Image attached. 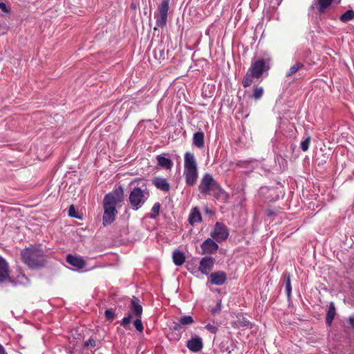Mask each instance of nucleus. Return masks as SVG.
<instances>
[{
    "mask_svg": "<svg viewBox=\"0 0 354 354\" xmlns=\"http://www.w3.org/2000/svg\"><path fill=\"white\" fill-rule=\"evenodd\" d=\"M86 346H91L93 347L95 346V341L93 339H89L84 343Z\"/></svg>",
    "mask_w": 354,
    "mask_h": 354,
    "instance_id": "37",
    "label": "nucleus"
},
{
    "mask_svg": "<svg viewBox=\"0 0 354 354\" xmlns=\"http://www.w3.org/2000/svg\"><path fill=\"white\" fill-rule=\"evenodd\" d=\"M336 314V310L333 302L329 304L328 310L326 314V324L330 326L335 317Z\"/></svg>",
    "mask_w": 354,
    "mask_h": 354,
    "instance_id": "19",
    "label": "nucleus"
},
{
    "mask_svg": "<svg viewBox=\"0 0 354 354\" xmlns=\"http://www.w3.org/2000/svg\"><path fill=\"white\" fill-rule=\"evenodd\" d=\"M310 142V138L308 136L304 140L301 142V148L304 151L308 149Z\"/></svg>",
    "mask_w": 354,
    "mask_h": 354,
    "instance_id": "30",
    "label": "nucleus"
},
{
    "mask_svg": "<svg viewBox=\"0 0 354 354\" xmlns=\"http://www.w3.org/2000/svg\"><path fill=\"white\" fill-rule=\"evenodd\" d=\"M197 162L192 153L187 152L184 158L183 176L188 186H194L198 179Z\"/></svg>",
    "mask_w": 354,
    "mask_h": 354,
    "instance_id": "3",
    "label": "nucleus"
},
{
    "mask_svg": "<svg viewBox=\"0 0 354 354\" xmlns=\"http://www.w3.org/2000/svg\"><path fill=\"white\" fill-rule=\"evenodd\" d=\"M333 0H317L318 11L319 13H324L330 6Z\"/></svg>",
    "mask_w": 354,
    "mask_h": 354,
    "instance_id": "20",
    "label": "nucleus"
},
{
    "mask_svg": "<svg viewBox=\"0 0 354 354\" xmlns=\"http://www.w3.org/2000/svg\"><path fill=\"white\" fill-rule=\"evenodd\" d=\"M228 231L227 227L219 223H216L214 231L211 233V236L216 241L221 242L225 240L228 236Z\"/></svg>",
    "mask_w": 354,
    "mask_h": 354,
    "instance_id": "8",
    "label": "nucleus"
},
{
    "mask_svg": "<svg viewBox=\"0 0 354 354\" xmlns=\"http://www.w3.org/2000/svg\"><path fill=\"white\" fill-rule=\"evenodd\" d=\"M178 321L183 326L190 324L194 322L192 317L189 315L183 316Z\"/></svg>",
    "mask_w": 354,
    "mask_h": 354,
    "instance_id": "28",
    "label": "nucleus"
},
{
    "mask_svg": "<svg viewBox=\"0 0 354 354\" xmlns=\"http://www.w3.org/2000/svg\"><path fill=\"white\" fill-rule=\"evenodd\" d=\"M252 78L254 77H253V75H252V73L248 71V73L245 75L242 81L243 86L248 87L250 86L252 82Z\"/></svg>",
    "mask_w": 354,
    "mask_h": 354,
    "instance_id": "24",
    "label": "nucleus"
},
{
    "mask_svg": "<svg viewBox=\"0 0 354 354\" xmlns=\"http://www.w3.org/2000/svg\"><path fill=\"white\" fill-rule=\"evenodd\" d=\"M152 183L157 189L162 192H167L170 189V185L167 179L162 177H154L152 179Z\"/></svg>",
    "mask_w": 354,
    "mask_h": 354,
    "instance_id": "11",
    "label": "nucleus"
},
{
    "mask_svg": "<svg viewBox=\"0 0 354 354\" xmlns=\"http://www.w3.org/2000/svg\"><path fill=\"white\" fill-rule=\"evenodd\" d=\"M134 326L138 331H139V332L143 331L144 328H143L140 317H138L136 319V320L134 322Z\"/></svg>",
    "mask_w": 354,
    "mask_h": 354,
    "instance_id": "31",
    "label": "nucleus"
},
{
    "mask_svg": "<svg viewBox=\"0 0 354 354\" xmlns=\"http://www.w3.org/2000/svg\"><path fill=\"white\" fill-rule=\"evenodd\" d=\"M132 319V313H130L127 317H124L121 321V325L124 328H129L130 322Z\"/></svg>",
    "mask_w": 354,
    "mask_h": 354,
    "instance_id": "29",
    "label": "nucleus"
},
{
    "mask_svg": "<svg viewBox=\"0 0 354 354\" xmlns=\"http://www.w3.org/2000/svg\"><path fill=\"white\" fill-rule=\"evenodd\" d=\"M263 94V88L262 87H255L252 97L255 100L260 99Z\"/></svg>",
    "mask_w": 354,
    "mask_h": 354,
    "instance_id": "26",
    "label": "nucleus"
},
{
    "mask_svg": "<svg viewBox=\"0 0 354 354\" xmlns=\"http://www.w3.org/2000/svg\"><path fill=\"white\" fill-rule=\"evenodd\" d=\"M0 354H7L6 349L1 344H0Z\"/></svg>",
    "mask_w": 354,
    "mask_h": 354,
    "instance_id": "41",
    "label": "nucleus"
},
{
    "mask_svg": "<svg viewBox=\"0 0 354 354\" xmlns=\"http://www.w3.org/2000/svg\"><path fill=\"white\" fill-rule=\"evenodd\" d=\"M105 316L108 320H113L115 318V313L112 309H108L105 311Z\"/></svg>",
    "mask_w": 354,
    "mask_h": 354,
    "instance_id": "32",
    "label": "nucleus"
},
{
    "mask_svg": "<svg viewBox=\"0 0 354 354\" xmlns=\"http://www.w3.org/2000/svg\"><path fill=\"white\" fill-rule=\"evenodd\" d=\"M68 215L71 217L77 218V216L75 214V209L74 206L71 205L68 210Z\"/></svg>",
    "mask_w": 354,
    "mask_h": 354,
    "instance_id": "34",
    "label": "nucleus"
},
{
    "mask_svg": "<svg viewBox=\"0 0 354 354\" xmlns=\"http://www.w3.org/2000/svg\"><path fill=\"white\" fill-rule=\"evenodd\" d=\"M131 310L137 317H140L142 313V307L140 304L139 299L133 297L131 299Z\"/></svg>",
    "mask_w": 354,
    "mask_h": 354,
    "instance_id": "14",
    "label": "nucleus"
},
{
    "mask_svg": "<svg viewBox=\"0 0 354 354\" xmlns=\"http://www.w3.org/2000/svg\"><path fill=\"white\" fill-rule=\"evenodd\" d=\"M66 261L70 265L75 267L77 269H82L86 265L84 260L82 257L73 256L71 254H68L67 256Z\"/></svg>",
    "mask_w": 354,
    "mask_h": 354,
    "instance_id": "13",
    "label": "nucleus"
},
{
    "mask_svg": "<svg viewBox=\"0 0 354 354\" xmlns=\"http://www.w3.org/2000/svg\"><path fill=\"white\" fill-rule=\"evenodd\" d=\"M214 264V258L211 257H203L200 261L199 270L204 274H208L212 270Z\"/></svg>",
    "mask_w": 354,
    "mask_h": 354,
    "instance_id": "9",
    "label": "nucleus"
},
{
    "mask_svg": "<svg viewBox=\"0 0 354 354\" xmlns=\"http://www.w3.org/2000/svg\"><path fill=\"white\" fill-rule=\"evenodd\" d=\"M198 191L203 195H212L223 202L226 201L229 196L213 176L208 173L205 174L201 178Z\"/></svg>",
    "mask_w": 354,
    "mask_h": 354,
    "instance_id": "2",
    "label": "nucleus"
},
{
    "mask_svg": "<svg viewBox=\"0 0 354 354\" xmlns=\"http://www.w3.org/2000/svg\"><path fill=\"white\" fill-rule=\"evenodd\" d=\"M185 258L183 253L178 252V266L182 265L185 262Z\"/></svg>",
    "mask_w": 354,
    "mask_h": 354,
    "instance_id": "36",
    "label": "nucleus"
},
{
    "mask_svg": "<svg viewBox=\"0 0 354 354\" xmlns=\"http://www.w3.org/2000/svg\"><path fill=\"white\" fill-rule=\"evenodd\" d=\"M172 259L174 264L177 265V249L173 251Z\"/></svg>",
    "mask_w": 354,
    "mask_h": 354,
    "instance_id": "38",
    "label": "nucleus"
},
{
    "mask_svg": "<svg viewBox=\"0 0 354 354\" xmlns=\"http://www.w3.org/2000/svg\"><path fill=\"white\" fill-rule=\"evenodd\" d=\"M271 59L270 57L266 59H258L253 62L249 68V72L254 78H259L264 72L270 69V62Z\"/></svg>",
    "mask_w": 354,
    "mask_h": 354,
    "instance_id": "7",
    "label": "nucleus"
},
{
    "mask_svg": "<svg viewBox=\"0 0 354 354\" xmlns=\"http://www.w3.org/2000/svg\"><path fill=\"white\" fill-rule=\"evenodd\" d=\"M8 277V266L6 261L0 257V281L2 282Z\"/></svg>",
    "mask_w": 354,
    "mask_h": 354,
    "instance_id": "16",
    "label": "nucleus"
},
{
    "mask_svg": "<svg viewBox=\"0 0 354 354\" xmlns=\"http://www.w3.org/2000/svg\"><path fill=\"white\" fill-rule=\"evenodd\" d=\"M205 328L212 333H216L217 331V327L212 324H207Z\"/></svg>",
    "mask_w": 354,
    "mask_h": 354,
    "instance_id": "33",
    "label": "nucleus"
},
{
    "mask_svg": "<svg viewBox=\"0 0 354 354\" xmlns=\"http://www.w3.org/2000/svg\"><path fill=\"white\" fill-rule=\"evenodd\" d=\"M354 18V11L349 10L344 12L340 17V20L342 22H347Z\"/></svg>",
    "mask_w": 354,
    "mask_h": 354,
    "instance_id": "23",
    "label": "nucleus"
},
{
    "mask_svg": "<svg viewBox=\"0 0 354 354\" xmlns=\"http://www.w3.org/2000/svg\"><path fill=\"white\" fill-rule=\"evenodd\" d=\"M24 262L31 268L43 266L45 263L44 252L38 248H26L21 252Z\"/></svg>",
    "mask_w": 354,
    "mask_h": 354,
    "instance_id": "4",
    "label": "nucleus"
},
{
    "mask_svg": "<svg viewBox=\"0 0 354 354\" xmlns=\"http://www.w3.org/2000/svg\"><path fill=\"white\" fill-rule=\"evenodd\" d=\"M349 324H351V327L354 329V317H349Z\"/></svg>",
    "mask_w": 354,
    "mask_h": 354,
    "instance_id": "40",
    "label": "nucleus"
},
{
    "mask_svg": "<svg viewBox=\"0 0 354 354\" xmlns=\"http://www.w3.org/2000/svg\"><path fill=\"white\" fill-rule=\"evenodd\" d=\"M304 67V64L301 62H297L295 65L290 67L289 71H288L286 76L290 77L295 74L299 69Z\"/></svg>",
    "mask_w": 354,
    "mask_h": 354,
    "instance_id": "22",
    "label": "nucleus"
},
{
    "mask_svg": "<svg viewBox=\"0 0 354 354\" xmlns=\"http://www.w3.org/2000/svg\"><path fill=\"white\" fill-rule=\"evenodd\" d=\"M285 277H286V291L287 295L288 297H290V295L291 294V290H292L291 283H290V274L286 273L285 274Z\"/></svg>",
    "mask_w": 354,
    "mask_h": 354,
    "instance_id": "27",
    "label": "nucleus"
},
{
    "mask_svg": "<svg viewBox=\"0 0 354 354\" xmlns=\"http://www.w3.org/2000/svg\"><path fill=\"white\" fill-rule=\"evenodd\" d=\"M0 9L6 13H8L10 12V10L8 8L6 3H4L3 2H1V1H0Z\"/></svg>",
    "mask_w": 354,
    "mask_h": 354,
    "instance_id": "35",
    "label": "nucleus"
},
{
    "mask_svg": "<svg viewBox=\"0 0 354 354\" xmlns=\"http://www.w3.org/2000/svg\"><path fill=\"white\" fill-rule=\"evenodd\" d=\"M193 144L198 148L204 146V133L202 131H198L194 134Z\"/></svg>",
    "mask_w": 354,
    "mask_h": 354,
    "instance_id": "18",
    "label": "nucleus"
},
{
    "mask_svg": "<svg viewBox=\"0 0 354 354\" xmlns=\"http://www.w3.org/2000/svg\"><path fill=\"white\" fill-rule=\"evenodd\" d=\"M187 346L193 352L199 351L203 347L202 339L199 337H192L187 342Z\"/></svg>",
    "mask_w": 354,
    "mask_h": 354,
    "instance_id": "12",
    "label": "nucleus"
},
{
    "mask_svg": "<svg viewBox=\"0 0 354 354\" xmlns=\"http://www.w3.org/2000/svg\"><path fill=\"white\" fill-rule=\"evenodd\" d=\"M210 277L211 282L215 285H222L226 280V274L221 271L212 273Z\"/></svg>",
    "mask_w": 354,
    "mask_h": 354,
    "instance_id": "15",
    "label": "nucleus"
},
{
    "mask_svg": "<svg viewBox=\"0 0 354 354\" xmlns=\"http://www.w3.org/2000/svg\"><path fill=\"white\" fill-rule=\"evenodd\" d=\"M123 195V189L119 187L104 196L103 200L104 215L102 219L104 225H110L115 221L118 213L116 205L122 201Z\"/></svg>",
    "mask_w": 354,
    "mask_h": 354,
    "instance_id": "1",
    "label": "nucleus"
},
{
    "mask_svg": "<svg viewBox=\"0 0 354 354\" xmlns=\"http://www.w3.org/2000/svg\"><path fill=\"white\" fill-rule=\"evenodd\" d=\"M149 193L146 187H134L129 194V202L135 209H138L148 199Z\"/></svg>",
    "mask_w": 354,
    "mask_h": 354,
    "instance_id": "5",
    "label": "nucleus"
},
{
    "mask_svg": "<svg viewBox=\"0 0 354 354\" xmlns=\"http://www.w3.org/2000/svg\"><path fill=\"white\" fill-rule=\"evenodd\" d=\"M160 209V204L159 203H156L151 208V213L150 214V218H155L159 214Z\"/></svg>",
    "mask_w": 354,
    "mask_h": 354,
    "instance_id": "25",
    "label": "nucleus"
},
{
    "mask_svg": "<svg viewBox=\"0 0 354 354\" xmlns=\"http://www.w3.org/2000/svg\"><path fill=\"white\" fill-rule=\"evenodd\" d=\"M270 190L268 187H261L259 190V194H266V192L267 191Z\"/></svg>",
    "mask_w": 354,
    "mask_h": 354,
    "instance_id": "39",
    "label": "nucleus"
},
{
    "mask_svg": "<svg viewBox=\"0 0 354 354\" xmlns=\"http://www.w3.org/2000/svg\"><path fill=\"white\" fill-rule=\"evenodd\" d=\"M218 248V244L211 239H206L201 244V250L203 254H212L215 252Z\"/></svg>",
    "mask_w": 354,
    "mask_h": 354,
    "instance_id": "10",
    "label": "nucleus"
},
{
    "mask_svg": "<svg viewBox=\"0 0 354 354\" xmlns=\"http://www.w3.org/2000/svg\"><path fill=\"white\" fill-rule=\"evenodd\" d=\"M169 1L162 0L154 12V18L157 27L163 28L166 26L169 16Z\"/></svg>",
    "mask_w": 354,
    "mask_h": 354,
    "instance_id": "6",
    "label": "nucleus"
},
{
    "mask_svg": "<svg viewBox=\"0 0 354 354\" xmlns=\"http://www.w3.org/2000/svg\"><path fill=\"white\" fill-rule=\"evenodd\" d=\"M157 160H158V165L165 169H169L171 167V165H172L171 161L170 159H169L167 158H165L162 156H158Z\"/></svg>",
    "mask_w": 354,
    "mask_h": 354,
    "instance_id": "21",
    "label": "nucleus"
},
{
    "mask_svg": "<svg viewBox=\"0 0 354 354\" xmlns=\"http://www.w3.org/2000/svg\"><path fill=\"white\" fill-rule=\"evenodd\" d=\"M189 221L191 225L201 221V215L198 208L194 207L192 209L189 216Z\"/></svg>",
    "mask_w": 354,
    "mask_h": 354,
    "instance_id": "17",
    "label": "nucleus"
}]
</instances>
